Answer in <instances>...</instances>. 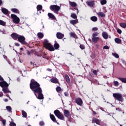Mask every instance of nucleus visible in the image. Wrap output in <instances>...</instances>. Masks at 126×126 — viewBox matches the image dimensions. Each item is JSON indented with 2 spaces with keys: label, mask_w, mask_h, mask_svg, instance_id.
<instances>
[{
  "label": "nucleus",
  "mask_w": 126,
  "mask_h": 126,
  "mask_svg": "<svg viewBox=\"0 0 126 126\" xmlns=\"http://www.w3.org/2000/svg\"><path fill=\"white\" fill-rule=\"evenodd\" d=\"M11 18L12 19L13 22L15 24H18L20 22V19L15 14H11Z\"/></svg>",
  "instance_id": "7"
},
{
  "label": "nucleus",
  "mask_w": 126,
  "mask_h": 126,
  "mask_svg": "<svg viewBox=\"0 0 126 126\" xmlns=\"http://www.w3.org/2000/svg\"><path fill=\"white\" fill-rule=\"evenodd\" d=\"M96 14L98 16H100V17H105V16H106V15L103 12H99L97 13Z\"/></svg>",
  "instance_id": "25"
},
{
  "label": "nucleus",
  "mask_w": 126,
  "mask_h": 126,
  "mask_svg": "<svg viewBox=\"0 0 126 126\" xmlns=\"http://www.w3.org/2000/svg\"><path fill=\"white\" fill-rule=\"evenodd\" d=\"M69 4L72 6V7H75V6H77V4L75 2H69Z\"/></svg>",
  "instance_id": "31"
},
{
  "label": "nucleus",
  "mask_w": 126,
  "mask_h": 126,
  "mask_svg": "<svg viewBox=\"0 0 126 126\" xmlns=\"http://www.w3.org/2000/svg\"><path fill=\"white\" fill-rule=\"evenodd\" d=\"M1 123L3 124V126H5V124L6 123V121H5V120H2L1 121Z\"/></svg>",
  "instance_id": "51"
},
{
  "label": "nucleus",
  "mask_w": 126,
  "mask_h": 126,
  "mask_svg": "<svg viewBox=\"0 0 126 126\" xmlns=\"http://www.w3.org/2000/svg\"><path fill=\"white\" fill-rule=\"evenodd\" d=\"M44 125H45V123H44V122L41 121L39 122V126H44Z\"/></svg>",
  "instance_id": "50"
},
{
  "label": "nucleus",
  "mask_w": 126,
  "mask_h": 126,
  "mask_svg": "<svg viewBox=\"0 0 126 126\" xmlns=\"http://www.w3.org/2000/svg\"><path fill=\"white\" fill-rule=\"evenodd\" d=\"M27 54L28 56H30L31 55V53L29 51H27Z\"/></svg>",
  "instance_id": "60"
},
{
  "label": "nucleus",
  "mask_w": 126,
  "mask_h": 126,
  "mask_svg": "<svg viewBox=\"0 0 126 126\" xmlns=\"http://www.w3.org/2000/svg\"><path fill=\"white\" fill-rule=\"evenodd\" d=\"M2 96H3V93L0 92V97H2Z\"/></svg>",
  "instance_id": "61"
},
{
  "label": "nucleus",
  "mask_w": 126,
  "mask_h": 126,
  "mask_svg": "<svg viewBox=\"0 0 126 126\" xmlns=\"http://www.w3.org/2000/svg\"><path fill=\"white\" fill-rule=\"evenodd\" d=\"M22 116L24 117V118H27V113H26V112H25V111H22Z\"/></svg>",
  "instance_id": "37"
},
{
  "label": "nucleus",
  "mask_w": 126,
  "mask_h": 126,
  "mask_svg": "<svg viewBox=\"0 0 126 126\" xmlns=\"http://www.w3.org/2000/svg\"><path fill=\"white\" fill-rule=\"evenodd\" d=\"M50 9H51L52 11H54V13L59 14V11H60V10L61 9V7L57 5H51L50 6Z\"/></svg>",
  "instance_id": "5"
},
{
  "label": "nucleus",
  "mask_w": 126,
  "mask_h": 126,
  "mask_svg": "<svg viewBox=\"0 0 126 126\" xmlns=\"http://www.w3.org/2000/svg\"><path fill=\"white\" fill-rule=\"evenodd\" d=\"M80 48L81 50H84L85 49V46L83 44H80Z\"/></svg>",
  "instance_id": "45"
},
{
  "label": "nucleus",
  "mask_w": 126,
  "mask_h": 126,
  "mask_svg": "<svg viewBox=\"0 0 126 126\" xmlns=\"http://www.w3.org/2000/svg\"><path fill=\"white\" fill-rule=\"evenodd\" d=\"M0 86L2 88H4L6 87H8L9 85L6 82L2 81V82H0Z\"/></svg>",
  "instance_id": "10"
},
{
  "label": "nucleus",
  "mask_w": 126,
  "mask_h": 126,
  "mask_svg": "<svg viewBox=\"0 0 126 126\" xmlns=\"http://www.w3.org/2000/svg\"><path fill=\"white\" fill-rule=\"evenodd\" d=\"M65 79L68 84L70 83V79L69 78V76H68L67 74L65 75Z\"/></svg>",
  "instance_id": "24"
},
{
  "label": "nucleus",
  "mask_w": 126,
  "mask_h": 126,
  "mask_svg": "<svg viewBox=\"0 0 126 126\" xmlns=\"http://www.w3.org/2000/svg\"><path fill=\"white\" fill-rule=\"evenodd\" d=\"M102 37L104 38V39H105L107 40L108 38H109V35H108V33L105 32H103L102 33Z\"/></svg>",
  "instance_id": "19"
},
{
  "label": "nucleus",
  "mask_w": 126,
  "mask_h": 126,
  "mask_svg": "<svg viewBox=\"0 0 126 126\" xmlns=\"http://www.w3.org/2000/svg\"><path fill=\"white\" fill-rule=\"evenodd\" d=\"M113 96L117 101L119 102H124V97H123V94L119 93H114L113 94Z\"/></svg>",
  "instance_id": "4"
},
{
  "label": "nucleus",
  "mask_w": 126,
  "mask_h": 126,
  "mask_svg": "<svg viewBox=\"0 0 126 126\" xmlns=\"http://www.w3.org/2000/svg\"><path fill=\"white\" fill-rule=\"evenodd\" d=\"M30 89L33 91V93L38 91V90L42 89V88H41L40 84H39L38 82L34 80V79H32L31 80V82L30 83Z\"/></svg>",
  "instance_id": "1"
},
{
  "label": "nucleus",
  "mask_w": 126,
  "mask_h": 126,
  "mask_svg": "<svg viewBox=\"0 0 126 126\" xmlns=\"http://www.w3.org/2000/svg\"><path fill=\"white\" fill-rule=\"evenodd\" d=\"M47 70H48V71H52V69L48 68Z\"/></svg>",
  "instance_id": "64"
},
{
  "label": "nucleus",
  "mask_w": 126,
  "mask_h": 126,
  "mask_svg": "<svg viewBox=\"0 0 126 126\" xmlns=\"http://www.w3.org/2000/svg\"><path fill=\"white\" fill-rule=\"evenodd\" d=\"M11 11H12V12H14V13L19 14V10H18V9H17L16 8H12Z\"/></svg>",
  "instance_id": "34"
},
{
  "label": "nucleus",
  "mask_w": 126,
  "mask_h": 126,
  "mask_svg": "<svg viewBox=\"0 0 126 126\" xmlns=\"http://www.w3.org/2000/svg\"><path fill=\"white\" fill-rule=\"evenodd\" d=\"M56 37L58 39H62L64 37V34L62 33L61 32H58L56 33Z\"/></svg>",
  "instance_id": "12"
},
{
  "label": "nucleus",
  "mask_w": 126,
  "mask_h": 126,
  "mask_svg": "<svg viewBox=\"0 0 126 126\" xmlns=\"http://www.w3.org/2000/svg\"><path fill=\"white\" fill-rule=\"evenodd\" d=\"M91 20L94 22H96L98 20V18L96 16H92L91 17Z\"/></svg>",
  "instance_id": "30"
},
{
  "label": "nucleus",
  "mask_w": 126,
  "mask_h": 126,
  "mask_svg": "<svg viewBox=\"0 0 126 126\" xmlns=\"http://www.w3.org/2000/svg\"><path fill=\"white\" fill-rule=\"evenodd\" d=\"M54 113L59 120H61L62 121H63V120H64V116L61 113L60 110H56L54 111Z\"/></svg>",
  "instance_id": "6"
},
{
  "label": "nucleus",
  "mask_w": 126,
  "mask_h": 126,
  "mask_svg": "<svg viewBox=\"0 0 126 126\" xmlns=\"http://www.w3.org/2000/svg\"><path fill=\"white\" fill-rule=\"evenodd\" d=\"M118 79L123 83H126V78L118 77Z\"/></svg>",
  "instance_id": "28"
},
{
  "label": "nucleus",
  "mask_w": 126,
  "mask_h": 126,
  "mask_svg": "<svg viewBox=\"0 0 126 126\" xmlns=\"http://www.w3.org/2000/svg\"><path fill=\"white\" fill-rule=\"evenodd\" d=\"M18 41L21 43L22 45H26V44H27V42L25 41V37L22 35H19V37H18Z\"/></svg>",
  "instance_id": "8"
},
{
  "label": "nucleus",
  "mask_w": 126,
  "mask_h": 126,
  "mask_svg": "<svg viewBox=\"0 0 126 126\" xmlns=\"http://www.w3.org/2000/svg\"><path fill=\"white\" fill-rule=\"evenodd\" d=\"M64 115L66 117V118H68L69 116H70V113H69V111L65 109L64 110Z\"/></svg>",
  "instance_id": "17"
},
{
  "label": "nucleus",
  "mask_w": 126,
  "mask_h": 126,
  "mask_svg": "<svg viewBox=\"0 0 126 126\" xmlns=\"http://www.w3.org/2000/svg\"><path fill=\"white\" fill-rule=\"evenodd\" d=\"M116 111H118V112H122V109L120 108H116Z\"/></svg>",
  "instance_id": "55"
},
{
  "label": "nucleus",
  "mask_w": 126,
  "mask_h": 126,
  "mask_svg": "<svg viewBox=\"0 0 126 126\" xmlns=\"http://www.w3.org/2000/svg\"><path fill=\"white\" fill-rule=\"evenodd\" d=\"M115 42L117 44H121V43H122V40H121V39H120L119 38H116L115 39Z\"/></svg>",
  "instance_id": "32"
},
{
  "label": "nucleus",
  "mask_w": 126,
  "mask_h": 126,
  "mask_svg": "<svg viewBox=\"0 0 126 126\" xmlns=\"http://www.w3.org/2000/svg\"><path fill=\"white\" fill-rule=\"evenodd\" d=\"M98 35H99V33L95 32L93 34V38H95L96 37V36H98Z\"/></svg>",
  "instance_id": "42"
},
{
  "label": "nucleus",
  "mask_w": 126,
  "mask_h": 126,
  "mask_svg": "<svg viewBox=\"0 0 126 126\" xmlns=\"http://www.w3.org/2000/svg\"><path fill=\"white\" fill-rule=\"evenodd\" d=\"M103 50H109L110 49V47L108 46V45H105L103 47Z\"/></svg>",
  "instance_id": "46"
},
{
  "label": "nucleus",
  "mask_w": 126,
  "mask_h": 126,
  "mask_svg": "<svg viewBox=\"0 0 126 126\" xmlns=\"http://www.w3.org/2000/svg\"><path fill=\"white\" fill-rule=\"evenodd\" d=\"M47 54H45L43 56H42V58L43 59H47Z\"/></svg>",
  "instance_id": "57"
},
{
  "label": "nucleus",
  "mask_w": 126,
  "mask_h": 126,
  "mask_svg": "<svg viewBox=\"0 0 126 126\" xmlns=\"http://www.w3.org/2000/svg\"><path fill=\"white\" fill-rule=\"evenodd\" d=\"M3 92L5 94L6 93H11V92L8 89V87H6V88H3L2 89Z\"/></svg>",
  "instance_id": "16"
},
{
  "label": "nucleus",
  "mask_w": 126,
  "mask_h": 126,
  "mask_svg": "<svg viewBox=\"0 0 126 126\" xmlns=\"http://www.w3.org/2000/svg\"><path fill=\"white\" fill-rule=\"evenodd\" d=\"M100 3L101 5H104L107 3V0H101Z\"/></svg>",
  "instance_id": "36"
},
{
  "label": "nucleus",
  "mask_w": 126,
  "mask_h": 126,
  "mask_svg": "<svg viewBox=\"0 0 126 126\" xmlns=\"http://www.w3.org/2000/svg\"><path fill=\"white\" fill-rule=\"evenodd\" d=\"M37 36L38 38H40V39H43V37H44V34L42 32H38Z\"/></svg>",
  "instance_id": "33"
},
{
  "label": "nucleus",
  "mask_w": 126,
  "mask_h": 126,
  "mask_svg": "<svg viewBox=\"0 0 126 126\" xmlns=\"http://www.w3.org/2000/svg\"><path fill=\"white\" fill-rule=\"evenodd\" d=\"M93 31H98V28L94 27L92 29Z\"/></svg>",
  "instance_id": "53"
},
{
  "label": "nucleus",
  "mask_w": 126,
  "mask_h": 126,
  "mask_svg": "<svg viewBox=\"0 0 126 126\" xmlns=\"http://www.w3.org/2000/svg\"><path fill=\"white\" fill-rule=\"evenodd\" d=\"M69 35L70 37H72V38H74L75 39H77V35H76V34H75V32H71L69 33Z\"/></svg>",
  "instance_id": "20"
},
{
  "label": "nucleus",
  "mask_w": 126,
  "mask_h": 126,
  "mask_svg": "<svg viewBox=\"0 0 126 126\" xmlns=\"http://www.w3.org/2000/svg\"><path fill=\"white\" fill-rule=\"evenodd\" d=\"M117 32L118 34H122V30H121L120 29H117Z\"/></svg>",
  "instance_id": "54"
},
{
  "label": "nucleus",
  "mask_w": 126,
  "mask_h": 126,
  "mask_svg": "<svg viewBox=\"0 0 126 126\" xmlns=\"http://www.w3.org/2000/svg\"><path fill=\"white\" fill-rule=\"evenodd\" d=\"M56 90L57 92H61V91H62V88L60 86L57 87Z\"/></svg>",
  "instance_id": "39"
},
{
  "label": "nucleus",
  "mask_w": 126,
  "mask_h": 126,
  "mask_svg": "<svg viewBox=\"0 0 126 126\" xmlns=\"http://www.w3.org/2000/svg\"><path fill=\"white\" fill-rule=\"evenodd\" d=\"M50 117L51 120H52L54 123H57V119H56V117H55L54 115L50 114Z\"/></svg>",
  "instance_id": "18"
},
{
  "label": "nucleus",
  "mask_w": 126,
  "mask_h": 126,
  "mask_svg": "<svg viewBox=\"0 0 126 126\" xmlns=\"http://www.w3.org/2000/svg\"><path fill=\"white\" fill-rule=\"evenodd\" d=\"M10 126H16V124L14 122H12L10 124Z\"/></svg>",
  "instance_id": "52"
},
{
  "label": "nucleus",
  "mask_w": 126,
  "mask_h": 126,
  "mask_svg": "<svg viewBox=\"0 0 126 126\" xmlns=\"http://www.w3.org/2000/svg\"><path fill=\"white\" fill-rule=\"evenodd\" d=\"M43 46L45 49L50 51V52H54L55 51V48L54 46H52V44L49 42V40L47 39H44L43 42Z\"/></svg>",
  "instance_id": "2"
},
{
  "label": "nucleus",
  "mask_w": 126,
  "mask_h": 126,
  "mask_svg": "<svg viewBox=\"0 0 126 126\" xmlns=\"http://www.w3.org/2000/svg\"><path fill=\"white\" fill-rule=\"evenodd\" d=\"M72 10L73 11H74L75 10H76L77 11V14H78V13L79 12V10H78V9L77 8V7H75L73 9H72Z\"/></svg>",
  "instance_id": "47"
},
{
  "label": "nucleus",
  "mask_w": 126,
  "mask_h": 126,
  "mask_svg": "<svg viewBox=\"0 0 126 126\" xmlns=\"http://www.w3.org/2000/svg\"><path fill=\"white\" fill-rule=\"evenodd\" d=\"M42 92L43 91L41 89L40 90H38L36 92H35L34 93V94L35 96H36V98H37V99H39V100H43V99H44V97Z\"/></svg>",
  "instance_id": "3"
},
{
  "label": "nucleus",
  "mask_w": 126,
  "mask_h": 126,
  "mask_svg": "<svg viewBox=\"0 0 126 126\" xmlns=\"http://www.w3.org/2000/svg\"><path fill=\"white\" fill-rule=\"evenodd\" d=\"M119 25L121 27H122V28H126V23H121L119 24Z\"/></svg>",
  "instance_id": "35"
},
{
  "label": "nucleus",
  "mask_w": 126,
  "mask_h": 126,
  "mask_svg": "<svg viewBox=\"0 0 126 126\" xmlns=\"http://www.w3.org/2000/svg\"><path fill=\"white\" fill-rule=\"evenodd\" d=\"M15 46H16V47H19V46H20V45L19 44V43H15Z\"/></svg>",
  "instance_id": "56"
},
{
  "label": "nucleus",
  "mask_w": 126,
  "mask_h": 126,
  "mask_svg": "<svg viewBox=\"0 0 126 126\" xmlns=\"http://www.w3.org/2000/svg\"><path fill=\"white\" fill-rule=\"evenodd\" d=\"M78 21L76 20H72L70 21V24H72V25H75L77 23V22Z\"/></svg>",
  "instance_id": "29"
},
{
  "label": "nucleus",
  "mask_w": 126,
  "mask_h": 126,
  "mask_svg": "<svg viewBox=\"0 0 126 126\" xmlns=\"http://www.w3.org/2000/svg\"><path fill=\"white\" fill-rule=\"evenodd\" d=\"M113 56H114V57H115V58H116V59H119L120 58L119 54H118L117 53H114L113 54Z\"/></svg>",
  "instance_id": "43"
},
{
  "label": "nucleus",
  "mask_w": 126,
  "mask_h": 126,
  "mask_svg": "<svg viewBox=\"0 0 126 126\" xmlns=\"http://www.w3.org/2000/svg\"><path fill=\"white\" fill-rule=\"evenodd\" d=\"M10 36L11 37V38H12L13 40H18V37H19V34L15 32H13L11 34Z\"/></svg>",
  "instance_id": "11"
},
{
  "label": "nucleus",
  "mask_w": 126,
  "mask_h": 126,
  "mask_svg": "<svg viewBox=\"0 0 126 126\" xmlns=\"http://www.w3.org/2000/svg\"><path fill=\"white\" fill-rule=\"evenodd\" d=\"M5 22L1 20H0V25H2V26H5Z\"/></svg>",
  "instance_id": "40"
},
{
  "label": "nucleus",
  "mask_w": 126,
  "mask_h": 126,
  "mask_svg": "<svg viewBox=\"0 0 126 126\" xmlns=\"http://www.w3.org/2000/svg\"><path fill=\"white\" fill-rule=\"evenodd\" d=\"M75 102L78 105V106H82V105H83V101L80 97L75 98Z\"/></svg>",
  "instance_id": "9"
},
{
  "label": "nucleus",
  "mask_w": 126,
  "mask_h": 126,
  "mask_svg": "<svg viewBox=\"0 0 126 126\" xmlns=\"http://www.w3.org/2000/svg\"><path fill=\"white\" fill-rule=\"evenodd\" d=\"M93 73H94V75H97V74H98V72L96 70H93Z\"/></svg>",
  "instance_id": "49"
},
{
  "label": "nucleus",
  "mask_w": 126,
  "mask_h": 126,
  "mask_svg": "<svg viewBox=\"0 0 126 126\" xmlns=\"http://www.w3.org/2000/svg\"><path fill=\"white\" fill-rule=\"evenodd\" d=\"M1 4H2V0H0V5H1Z\"/></svg>",
  "instance_id": "62"
},
{
  "label": "nucleus",
  "mask_w": 126,
  "mask_h": 126,
  "mask_svg": "<svg viewBox=\"0 0 126 126\" xmlns=\"http://www.w3.org/2000/svg\"><path fill=\"white\" fill-rule=\"evenodd\" d=\"M71 17L73 19H76V18H77V16H76V14L74 13H72L71 14Z\"/></svg>",
  "instance_id": "38"
},
{
  "label": "nucleus",
  "mask_w": 126,
  "mask_h": 126,
  "mask_svg": "<svg viewBox=\"0 0 126 126\" xmlns=\"http://www.w3.org/2000/svg\"><path fill=\"white\" fill-rule=\"evenodd\" d=\"M48 16L51 19H53V20L56 19V17L55 16V15L52 14V13H48Z\"/></svg>",
  "instance_id": "22"
},
{
  "label": "nucleus",
  "mask_w": 126,
  "mask_h": 126,
  "mask_svg": "<svg viewBox=\"0 0 126 126\" xmlns=\"http://www.w3.org/2000/svg\"><path fill=\"white\" fill-rule=\"evenodd\" d=\"M64 94V95L66 96V97H67V96H68V94L67 93V92H65Z\"/></svg>",
  "instance_id": "59"
},
{
  "label": "nucleus",
  "mask_w": 126,
  "mask_h": 126,
  "mask_svg": "<svg viewBox=\"0 0 126 126\" xmlns=\"http://www.w3.org/2000/svg\"><path fill=\"white\" fill-rule=\"evenodd\" d=\"M37 11H41L43 9V6L41 5H37L36 6Z\"/></svg>",
  "instance_id": "27"
},
{
  "label": "nucleus",
  "mask_w": 126,
  "mask_h": 126,
  "mask_svg": "<svg viewBox=\"0 0 126 126\" xmlns=\"http://www.w3.org/2000/svg\"><path fill=\"white\" fill-rule=\"evenodd\" d=\"M93 113L94 114V115H97V113H96V112L93 111Z\"/></svg>",
  "instance_id": "63"
},
{
  "label": "nucleus",
  "mask_w": 126,
  "mask_h": 126,
  "mask_svg": "<svg viewBox=\"0 0 126 126\" xmlns=\"http://www.w3.org/2000/svg\"><path fill=\"white\" fill-rule=\"evenodd\" d=\"M50 81L52 83H55V84H60V83L59 82V80H58V79H57V78L56 77H53L52 78H51L50 79Z\"/></svg>",
  "instance_id": "14"
},
{
  "label": "nucleus",
  "mask_w": 126,
  "mask_h": 126,
  "mask_svg": "<svg viewBox=\"0 0 126 126\" xmlns=\"http://www.w3.org/2000/svg\"><path fill=\"white\" fill-rule=\"evenodd\" d=\"M1 11L3 14H8V10L5 8H1Z\"/></svg>",
  "instance_id": "21"
},
{
  "label": "nucleus",
  "mask_w": 126,
  "mask_h": 126,
  "mask_svg": "<svg viewBox=\"0 0 126 126\" xmlns=\"http://www.w3.org/2000/svg\"><path fill=\"white\" fill-rule=\"evenodd\" d=\"M114 86H119V85H120V84H119V82H118V81H114Z\"/></svg>",
  "instance_id": "44"
},
{
  "label": "nucleus",
  "mask_w": 126,
  "mask_h": 126,
  "mask_svg": "<svg viewBox=\"0 0 126 126\" xmlns=\"http://www.w3.org/2000/svg\"><path fill=\"white\" fill-rule=\"evenodd\" d=\"M6 109L7 110L8 112H11V110H12V109L11 108V107L9 106H7L6 107Z\"/></svg>",
  "instance_id": "41"
},
{
  "label": "nucleus",
  "mask_w": 126,
  "mask_h": 126,
  "mask_svg": "<svg viewBox=\"0 0 126 126\" xmlns=\"http://www.w3.org/2000/svg\"><path fill=\"white\" fill-rule=\"evenodd\" d=\"M92 122L93 123H95V124H96V125H99L101 123V121H100V120L97 119L96 118H93Z\"/></svg>",
  "instance_id": "15"
},
{
  "label": "nucleus",
  "mask_w": 126,
  "mask_h": 126,
  "mask_svg": "<svg viewBox=\"0 0 126 126\" xmlns=\"http://www.w3.org/2000/svg\"><path fill=\"white\" fill-rule=\"evenodd\" d=\"M54 49H55V50H59V48H60V44L57 43V41H55V44H54Z\"/></svg>",
  "instance_id": "23"
},
{
  "label": "nucleus",
  "mask_w": 126,
  "mask_h": 126,
  "mask_svg": "<svg viewBox=\"0 0 126 126\" xmlns=\"http://www.w3.org/2000/svg\"><path fill=\"white\" fill-rule=\"evenodd\" d=\"M87 4L90 6L91 7H94V0H88L86 2Z\"/></svg>",
  "instance_id": "13"
},
{
  "label": "nucleus",
  "mask_w": 126,
  "mask_h": 126,
  "mask_svg": "<svg viewBox=\"0 0 126 126\" xmlns=\"http://www.w3.org/2000/svg\"><path fill=\"white\" fill-rule=\"evenodd\" d=\"M96 57V55H95V54L94 53H92L91 55V57L92 58V59H95Z\"/></svg>",
  "instance_id": "48"
},
{
  "label": "nucleus",
  "mask_w": 126,
  "mask_h": 126,
  "mask_svg": "<svg viewBox=\"0 0 126 126\" xmlns=\"http://www.w3.org/2000/svg\"><path fill=\"white\" fill-rule=\"evenodd\" d=\"M99 40H100V38L98 37L92 38V41L94 42V43H97Z\"/></svg>",
  "instance_id": "26"
},
{
  "label": "nucleus",
  "mask_w": 126,
  "mask_h": 126,
  "mask_svg": "<svg viewBox=\"0 0 126 126\" xmlns=\"http://www.w3.org/2000/svg\"><path fill=\"white\" fill-rule=\"evenodd\" d=\"M3 78L0 75V81H3Z\"/></svg>",
  "instance_id": "58"
}]
</instances>
